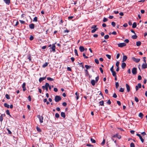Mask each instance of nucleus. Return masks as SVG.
<instances>
[{"instance_id":"63","label":"nucleus","mask_w":147,"mask_h":147,"mask_svg":"<svg viewBox=\"0 0 147 147\" xmlns=\"http://www.w3.org/2000/svg\"><path fill=\"white\" fill-rule=\"evenodd\" d=\"M124 41L125 43H128L129 42V41L128 39H126Z\"/></svg>"},{"instance_id":"62","label":"nucleus","mask_w":147,"mask_h":147,"mask_svg":"<svg viewBox=\"0 0 147 147\" xmlns=\"http://www.w3.org/2000/svg\"><path fill=\"white\" fill-rule=\"evenodd\" d=\"M107 103L109 105H110L111 104V102L109 99L108 100L107 102Z\"/></svg>"},{"instance_id":"34","label":"nucleus","mask_w":147,"mask_h":147,"mask_svg":"<svg viewBox=\"0 0 147 147\" xmlns=\"http://www.w3.org/2000/svg\"><path fill=\"white\" fill-rule=\"evenodd\" d=\"M94 61L97 64H98L99 63L98 60L97 59H95Z\"/></svg>"},{"instance_id":"17","label":"nucleus","mask_w":147,"mask_h":147,"mask_svg":"<svg viewBox=\"0 0 147 147\" xmlns=\"http://www.w3.org/2000/svg\"><path fill=\"white\" fill-rule=\"evenodd\" d=\"M147 67V65L145 63H143L142 65V68L143 69H145Z\"/></svg>"},{"instance_id":"60","label":"nucleus","mask_w":147,"mask_h":147,"mask_svg":"<svg viewBox=\"0 0 147 147\" xmlns=\"http://www.w3.org/2000/svg\"><path fill=\"white\" fill-rule=\"evenodd\" d=\"M117 96L116 93H115L113 95V97L114 98H116Z\"/></svg>"},{"instance_id":"45","label":"nucleus","mask_w":147,"mask_h":147,"mask_svg":"<svg viewBox=\"0 0 147 147\" xmlns=\"http://www.w3.org/2000/svg\"><path fill=\"white\" fill-rule=\"evenodd\" d=\"M130 147H135V145L132 142L130 144Z\"/></svg>"},{"instance_id":"15","label":"nucleus","mask_w":147,"mask_h":147,"mask_svg":"<svg viewBox=\"0 0 147 147\" xmlns=\"http://www.w3.org/2000/svg\"><path fill=\"white\" fill-rule=\"evenodd\" d=\"M46 78V77L40 78L39 80V81L40 82H41L43 80L45 79Z\"/></svg>"},{"instance_id":"53","label":"nucleus","mask_w":147,"mask_h":147,"mask_svg":"<svg viewBox=\"0 0 147 147\" xmlns=\"http://www.w3.org/2000/svg\"><path fill=\"white\" fill-rule=\"evenodd\" d=\"M134 99H135V101L136 102H138V101H139V100H138V98H137V97H135Z\"/></svg>"},{"instance_id":"57","label":"nucleus","mask_w":147,"mask_h":147,"mask_svg":"<svg viewBox=\"0 0 147 147\" xmlns=\"http://www.w3.org/2000/svg\"><path fill=\"white\" fill-rule=\"evenodd\" d=\"M19 21L22 24H24L25 23V22L23 20H19Z\"/></svg>"},{"instance_id":"2","label":"nucleus","mask_w":147,"mask_h":147,"mask_svg":"<svg viewBox=\"0 0 147 147\" xmlns=\"http://www.w3.org/2000/svg\"><path fill=\"white\" fill-rule=\"evenodd\" d=\"M49 86V84L48 83H46L45 86H42V89L44 90L45 89L47 91H48V87Z\"/></svg>"},{"instance_id":"59","label":"nucleus","mask_w":147,"mask_h":147,"mask_svg":"<svg viewBox=\"0 0 147 147\" xmlns=\"http://www.w3.org/2000/svg\"><path fill=\"white\" fill-rule=\"evenodd\" d=\"M100 70L101 72V73H102V74H103V69H102V68H101V67H100Z\"/></svg>"},{"instance_id":"11","label":"nucleus","mask_w":147,"mask_h":147,"mask_svg":"<svg viewBox=\"0 0 147 147\" xmlns=\"http://www.w3.org/2000/svg\"><path fill=\"white\" fill-rule=\"evenodd\" d=\"M26 84V83L25 82H24L23 83L22 85V88H23V90L24 91H25L26 90V88L25 87Z\"/></svg>"},{"instance_id":"1","label":"nucleus","mask_w":147,"mask_h":147,"mask_svg":"<svg viewBox=\"0 0 147 147\" xmlns=\"http://www.w3.org/2000/svg\"><path fill=\"white\" fill-rule=\"evenodd\" d=\"M61 97L59 96H56L55 98V100L56 102H58L59 101L61 100Z\"/></svg>"},{"instance_id":"18","label":"nucleus","mask_w":147,"mask_h":147,"mask_svg":"<svg viewBox=\"0 0 147 147\" xmlns=\"http://www.w3.org/2000/svg\"><path fill=\"white\" fill-rule=\"evenodd\" d=\"M75 94L76 96V99L77 100H78L79 97V94L78 92H76Z\"/></svg>"},{"instance_id":"25","label":"nucleus","mask_w":147,"mask_h":147,"mask_svg":"<svg viewBox=\"0 0 147 147\" xmlns=\"http://www.w3.org/2000/svg\"><path fill=\"white\" fill-rule=\"evenodd\" d=\"M4 106L5 107L7 108H9V105L7 103H5L4 104Z\"/></svg>"},{"instance_id":"39","label":"nucleus","mask_w":147,"mask_h":147,"mask_svg":"<svg viewBox=\"0 0 147 147\" xmlns=\"http://www.w3.org/2000/svg\"><path fill=\"white\" fill-rule=\"evenodd\" d=\"M105 139H103L102 142L101 143V145H103L105 144Z\"/></svg>"},{"instance_id":"52","label":"nucleus","mask_w":147,"mask_h":147,"mask_svg":"<svg viewBox=\"0 0 147 147\" xmlns=\"http://www.w3.org/2000/svg\"><path fill=\"white\" fill-rule=\"evenodd\" d=\"M111 25L113 27H114L115 26V23L114 22H111Z\"/></svg>"},{"instance_id":"36","label":"nucleus","mask_w":147,"mask_h":147,"mask_svg":"<svg viewBox=\"0 0 147 147\" xmlns=\"http://www.w3.org/2000/svg\"><path fill=\"white\" fill-rule=\"evenodd\" d=\"M5 96L6 98L8 99H10V97L9 95L8 94H6L5 95Z\"/></svg>"},{"instance_id":"12","label":"nucleus","mask_w":147,"mask_h":147,"mask_svg":"<svg viewBox=\"0 0 147 147\" xmlns=\"http://www.w3.org/2000/svg\"><path fill=\"white\" fill-rule=\"evenodd\" d=\"M3 116H5V114H1V115L0 116V121L1 122V123H2V121L3 120Z\"/></svg>"},{"instance_id":"30","label":"nucleus","mask_w":147,"mask_h":147,"mask_svg":"<svg viewBox=\"0 0 147 147\" xmlns=\"http://www.w3.org/2000/svg\"><path fill=\"white\" fill-rule=\"evenodd\" d=\"M98 29V28H96L95 29H94L91 30V32L94 33Z\"/></svg>"},{"instance_id":"27","label":"nucleus","mask_w":147,"mask_h":147,"mask_svg":"<svg viewBox=\"0 0 147 147\" xmlns=\"http://www.w3.org/2000/svg\"><path fill=\"white\" fill-rule=\"evenodd\" d=\"M141 42L140 41H137L136 42V45L137 46H139L141 45Z\"/></svg>"},{"instance_id":"7","label":"nucleus","mask_w":147,"mask_h":147,"mask_svg":"<svg viewBox=\"0 0 147 147\" xmlns=\"http://www.w3.org/2000/svg\"><path fill=\"white\" fill-rule=\"evenodd\" d=\"M132 59L136 63H138L140 61V59H136L135 57H132Z\"/></svg>"},{"instance_id":"42","label":"nucleus","mask_w":147,"mask_h":147,"mask_svg":"<svg viewBox=\"0 0 147 147\" xmlns=\"http://www.w3.org/2000/svg\"><path fill=\"white\" fill-rule=\"evenodd\" d=\"M38 21V18L36 17H35L33 19V21L36 22Z\"/></svg>"},{"instance_id":"5","label":"nucleus","mask_w":147,"mask_h":147,"mask_svg":"<svg viewBox=\"0 0 147 147\" xmlns=\"http://www.w3.org/2000/svg\"><path fill=\"white\" fill-rule=\"evenodd\" d=\"M52 49V50H50V52H55L56 51L55 48L56 46L54 44L52 45V47L51 48Z\"/></svg>"},{"instance_id":"23","label":"nucleus","mask_w":147,"mask_h":147,"mask_svg":"<svg viewBox=\"0 0 147 147\" xmlns=\"http://www.w3.org/2000/svg\"><path fill=\"white\" fill-rule=\"evenodd\" d=\"M96 82L94 80H92L91 81V83L92 84V85L93 86H94L95 85V83Z\"/></svg>"},{"instance_id":"33","label":"nucleus","mask_w":147,"mask_h":147,"mask_svg":"<svg viewBox=\"0 0 147 147\" xmlns=\"http://www.w3.org/2000/svg\"><path fill=\"white\" fill-rule=\"evenodd\" d=\"M132 38L133 39H136L137 38V36L136 35H134L132 36Z\"/></svg>"},{"instance_id":"9","label":"nucleus","mask_w":147,"mask_h":147,"mask_svg":"<svg viewBox=\"0 0 147 147\" xmlns=\"http://www.w3.org/2000/svg\"><path fill=\"white\" fill-rule=\"evenodd\" d=\"M126 86L127 90L128 92H129L130 91V87L127 84H126Z\"/></svg>"},{"instance_id":"41","label":"nucleus","mask_w":147,"mask_h":147,"mask_svg":"<svg viewBox=\"0 0 147 147\" xmlns=\"http://www.w3.org/2000/svg\"><path fill=\"white\" fill-rule=\"evenodd\" d=\"M106 56L109 59H111V56L110 55H108V54H106Z\"/></svg>"},{"instance_id":"61","label":"nucleus","mask_w":147,"mask_h":147,"mask_svg":"<svg viewBox=\"0 0 147 147\" xmlns=\"http://www.w3.org/2000/svg\"><path fill=\"white\" fill-rule=\"evenodd\" d=\"M142 79V77L140 75H139L138 76V80H140Z\"/></svg>"},{"instance_id":"19","label":"nucleus","mask_w":147,"mask_h":147,"mask_svg":"<svg viewBox=\"0 0 147 147\" xmlns=\"http://www.w3.org/2000/svg\"><path fill=\"white\" fill-rule=\"evenodd\" d=\"M121 67L123 69H124L126 66V64L125 63L123 62L122 63Z\"/></svg>"},{"instance_id":"6","label":"nucleus","mask_w":147,"mask_h":147,"mask_svg":"<svg viewBox=\"0 0 147 147\" xmlns=\"http://www.w3.org/2000/svg\"><path fill=\"white\" fill-rule=\"evenodd\" d=\"M132 72L133 74L135 75L137 74V68L136 67H134L132 70Z\"/></svg>"},{"instance_id":"35","label":"nucleus","mask_w":147,"mask_h":147,"mask_svg":"<svg viewBox=\"0 0 147 147\" xmlns=\"http://www.w3.org/2000/svg\"><path fill=\"white\" fill-rule=\"evenodd\" d=\"M90 141L92 143H96V141L95 140L93 139L92 138H91L90 139Z\"/></svg>"},{"instance_id":"28","label":"nucleus","mask_w":147,"mask_h":147,"mask_svg":"<svg viewBox=\"0 0 147 147\" xmlns=\"http://www.w3.org/2000/svg\"><path fill=\"white\" fill-rule=\"evenodd\" d=\"M99 105L104 106V101L102 100L99 102Z\"/></svg>"},{"instance_id":"64","label":"nucleus","mask_w":147,"mask_h":147,"mask_svg":"<svg viewBox=\"0 0 147 147\" xmlns=\"http://www.w3.org/2000/svg\"><path fill=\"white\" fill-rule=\"evenodd\" d=\"M62 105L63 106H66L67 105V103L66 102H63V103H62Z\"/></svg>"},{"instance_id":"22","label":"nucleus","mask_w":147,"mask_h":147,"mask_svg":"<svg viewBox=\"0 0 147 147\" xmlns=\"http://www.w3.org/2000/svg\"><path fill=\"white\" fill-rule=\"evenodd\" d=\"M85 68L86 69V70H87L88 69H89L91 67V66H89L88 65H85Z\"/></svg>"},{"instance_id":"47","label":"nucleus","mask_w":147,"mask_h":147,"mask_svg":"<svg viewBox=\"0 0 147 147\" xmlns=\"http://www.w3.org/2000/svg\"><path fill=\"white\" fill-rule=\"evenodd\" d=\"M74 51L75 54L77 56H78V53L77 50L76 49H74Z\"/></svg>"},{"instance_id":"3","label":"nucleus","mask_w":147,"mask_h":147,"mask_svg":"<svg viewBox=\"0 0 147 147\" xmlns=\"http://www.w3.org/2000/svg\"><path fill=\"white\" fill-rule=\"evenodd\" d=\"M37 117L39 119L40 123H42L43 122V117L39 115H38Z\"/></svg>"},{"instance_id":"31","label":"nucleus","mask_w":147,"mask_h":147,"mask_svg":"<svg viewBox=\"0 0 147 147\" xmlns=\"http://www.w3.org/2000/svg\"><path fill=\"white\" fill-rule=\"evenodd\" d=\"M36 130L37 131L39 132H41V130L40 129V128L38 127L37 126L36 127Z\"/></svg>"},{"instance_id":"32","label":"nucleus","mask_w":147,"mask_h":147,"mask_svg":"<svg viewBox=\"0 0 147 147\" xmlns=\"http://www.w3.org/2000/svg\"><path fill=\"white\" fill-rule=\"evenodd\" d=\"M47 79L49 81H53L54 80V79L50 77H47Z\"/></svg>"},{"instance_id":"26","label":"nucleus","mask_w":147,"mask_h":147,"mask_svg":"<svg viewBox=\"0 0 147 147\" xmlns=\"http://www.w3.org/2000/svg\"><path fill=\"white\" fill-rule=\"evenodd\" d=\"M137 26V23L136 22H134L133 23L132 25V28H135Z\"/></svg>"},{"instance_id":"43","label":"nucleus","mask_w":147,"mask_h":147,"mask_svg":"<svg viewBox=\"0 0 147 147\" xmlns=\"http://www.w3.org/2000/svg\"><path fill=\"white\" fill-rule=\"evenodd\" d=\"M116 88H117L119 86V84L118 82H116L115 83Z\"/></svg>"},{"instance_id":"10","label":"nucleus","mask_w":147,"mask_h":147,"mask_svg":"<svg viewBox=\"0 0 147 147\" xmlns=\"http://www.w3.org/2000/svg\"><path fill=\"white\" fill-rule=\"evenodd\" d=\"M79 50L80 52H83L84 51L85 49L84 47L82 46H80L79 47Z\"/></svg>"},{"instance_id":"55","label":"nucleus","mask_w":147,"mask_h":147,"mask_svg":"<svg viewBox=\"0 0 147 147\" xmlns=\"http://www.w3.org/2000/svg\"><path fill=\"white\" fill-rule=\"evenodd\" d=\"M83 56L84 58L86 59H87L88 58V57L86 56V55L85 53H84L83 54Z\"/></svg>"},{"instance_id":"49","label":"nucleus","mask_w":147,"mask_h":147,"mask_svg":"<svg viewBox=\"0 0 147 147\" xmlns=\"http://www.w3.org/2000/svg\"><path fill=\"white\" fill-rule=\"evenodd\" d=\"M99 79V77L98 76H97V77H96L95 78V79H96L95 82H97V81H98Z\"/></svg>"},{"instance_id":"16","label":"nucleus","mask_w":147,"mask_h":147,"mask_svg":"<svg viewBox=\"0 0 147 147\" xmlns=\"http://www.w3.org/2000/svg\"><path fill=\"white\" fill-rule=\"evenodd\" d=\"M127 57L126 55H123L122 59V62L125 61L127 59Z\"/></svg>"},{"instance_id":"46","label":"nucleus","mask_w":147,"mask_h":147,"mask_svg":"<svg viewBox=\"0 0 147 147\" xmlns=\"http://www.w3.org/2000/svg\"><path fill=\"white\" fill-rule=\"evenodd\" d=\"M55 117L57 118H58L59 117V115L58 113H56L55 114Z\"/></svg>"},{"instance_id":"44","label":"nucleus","mask_w":147,"mask_h":147,"mask_svg":"<svg viewBox=\"0 0 147 147\" xmlns=\"http://www.w3.org/2000/svg\"><path fill=\"white\" fill-rule=\"evenodd\" d=\"M7 130L8 132V133L9 134H12V132L8 128H7Z\"/></svg>"},{"instance_id":"8","label":"nucleus","mask_w":147,"mask_h":147,"mask_svg":"<svg viewBox=\"0 0 147 147\" xmlns=\"http://www.w3.org/2000/svg\"><path fill=\"white\" fill-rule=\"evenodd\" d=\"M136 135L137 136H138L139 137L140 139L141 142L142 143H143L144 142V139L143 138H142V136H141L140 134H136Z\"/></svg>"},{"instance_id":"21","label":"nucleus","mask_w":147,"mask_h":147,"mask_svg":"<svg viewBox=\"0 0 147 147\" xmlns=\"http://www.w3.org/2000/svg\"><path fill=\"white\" fill-rule=\"evenodd\" d=\"M4 1L7 5H9L10 3V0H4Z\"/></svg>"},{"instance_id":"38","label":"nucleus","mask_w":147,"mask_h":147,"mask_svg":"<svg viewBox=\"0 0 147 147\" xmlns=\"http://www.w3.org/2000/svg\"><path fill=\"white\" fill-rule=\"evenodd\" d=\"M124 91V88H121L119 90V91L121 92H123Z\"/></svg>"},{"instance_id":"51","label":"nucleus","mask_w":147,"mask_h":147,"mask_svg":"<svg viewBox=\"0 0 147 147\" xmlns=\"http://www.w3.org/2000/svg\"><path fill=\"white\" fill-rule=\"evenodd\" d=\"M33 39H34L33 36H32V35H31L29 38L30 40H32Z\"/></svg>"},{"instance_id":"50","label":"nucleus","mask_w":147,"mask_h":147,"mask_svg":"<svg viewBox=\"0 0 147 147\" xmlns=\"http://www.w3.org/2000/svg\"><path fill=\"white\" fill-rule=\"evenodd\" d=\"M119 61H117L116 62V65L117 67H119Z\"/></svg>"},{"instance_id":"14","label":"nucleus","mask_w":147,"mask_h":147,"mask_svg":"<svg viewBox=\"0 0 147 147\" xmlns=\"http://www.w3.org/2000/svg\"><path fill=\"white\" fill-rule=\"evenodd\" d=\"M113 137H116L119 139H120L121 138V136L120 135H119L117 134H116L115 135H113Z\"/></svg>"},{"instance_id":"48","label":"nucleus","mask_w":147,"mask_h":147,"mask_svg":"<svg viewBox=\"0 0 147 147\" xmlns=\"http://www.w3.org/2000/svg\"><path fill=\"white\" fill-rule=\"evenodd\" d=\"M109 37V36L108 35H105L104 36L105 39H108Z\"/></svg>"},{"instance_id":"20","label":"nucleus","mask_w":147,"mask_h":147,"mask_svg":"<svg viewBox=\"0 0 147 147\" xmlns=\"http://www.w3.org/2000/svg\"><path fill=\"white\" fill-rule=\"evenodd\" d=\"M61 116L63 117V118H65V114L63 112H61Z\"/></svg>"},{"instance_id":"37","label":"nucleus","mask_w":147,"mask_h":147,"mask_svg":"<svg viewBox=\"0 0 147 147\" xmlns=\"http://www.w3.org/2000/svg\"><path fill=\"white\" fill-rule=\"evenodd\" d=\"M112 74V75L113 76H116V73L115 71L111 72Z\"/></svg>"},{"instance_id":"56","label":"nucleus","mask_w":147,"mask_h":147,"mask_svg":"<svg viewBox=\"0 0 147 147\" xmlns=\"http://www.w3.org/2000/svg\"><path fill=\"white\" fill-rule=\"evenodd\" d=\"M96 26L95 25H94L92 26L91 27V28L92 29H95L96 28Z\"/></svg>"},{"instance_id":"58","label":"nucleus","mask_w":147,"mask_h":147,"mask_svg":"<svg viewBox=\"0 0 147 147\" xmlns=\"http://www.w3.org/2000/svg\"><path fill=\"white\" fill-rule=\"evenodd\" d=\"M107 20H108V19L107 18H104L103 19V21L104 22H105L106 21H107Z\"/></svg>"},{"instance_id":"13","label":"nucleus","mask_w":147,"mask_h":147,"mask_svg":"<svg viewBox=\"0 0 147 147\" xmlns=\"http://www.w3.org/2000/svg\"><path fill=\"white\" fill-rule=\"evenodd\" d=\"M29 28L31 29H33L34 28V25L33 24H31L29 25Z\"/></svg>"},{"instance_id":"54","label":"nucleus","mask_w":147,"mask_h":147,"mask_svg":"<svg viewBox=\"0 0 147 147\" xmlns=\"http://www.w3.org/2000/svg\"><path fill=\"white\" fill-rule=\"evenodd\" d=\"M6 113L7 115H10V113L9 110H7L6 111Z\"/></svg>"},{"instance_id":"40","label":"nucleus","mask_w":147,"mask_h":147,"mask_svg":"<svg viewBox=\"0 0 147 147\" xmlns=\"http://www.w3.org/2000/svg\"><path fill=\"white\" fill-rule=\"evenodd\" d=\"M85 71L86 73V75L87 76L89 75V74L88 71L87 70H85Z\"/></svg>"},{"instance_id":"29","label":"nucleus","mask_w":147,"mask_h":147,"mask_svg":"<svg viewBox=\"0 0 147 147\" xmlns=\"http://www.w3.org/2000/svg\"><path fill=\"white\" fill-rule=\"evenodd\" d=\"M138 116L139 117H141V118H142L143 116V115L142 113H139Z\"/></svg>"},{"instance_id":"24","label":"nucleus","mask_w":147,"mask_h":147,"mask_svg":"<svg viewBox=\"0 0 147 147\" xmlns=\"http://www.w3.org/2000/svg\"><path fill=\"white\" fill-rule=\"evenodd\" d=\"M48 65V63L45 62L43 65H42V67L43 68H45L47 67Z\"/></svg>"},{"instance_id":"4","label":"nucleus","mask_w":147,"mask_h":147,"mask_svg":"<svg viewBox=\"0 0 147 147\" xmlns=\"http://www.w3.org/2000/svg\"><path fill=\"white\" fill-rule=\"evenodd\" d=\"M117 45L119 47L121 48L125 46L126 45L125 43L123 42L118 43V44Z\"/></svg>"}]
</instances>
